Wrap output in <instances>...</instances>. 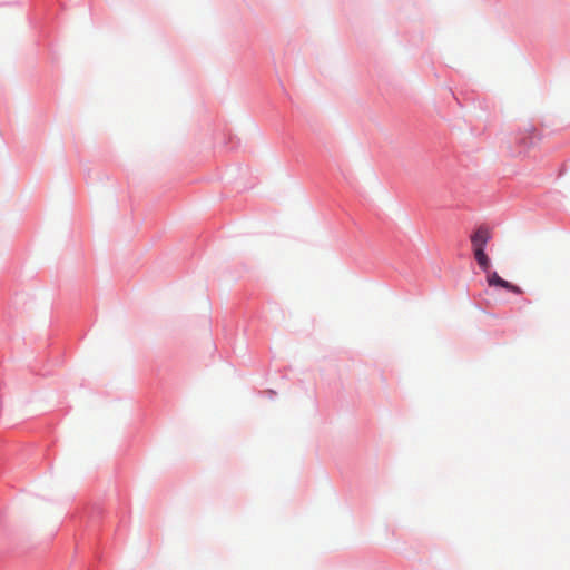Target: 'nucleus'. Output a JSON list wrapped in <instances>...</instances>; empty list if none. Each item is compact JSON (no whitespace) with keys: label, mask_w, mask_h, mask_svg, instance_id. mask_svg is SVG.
Wrapping results in <instances>:
<instances>
[{"label":"nucleus","mask_w":570,"mask_h":570,"mask_svg":"<svg viewBox=\"0 0 570 570\" xmlns=\"http://www.w3.org/2000/svg\"><path fill=\"white\" fill-rule=\"evenodd\" d=\"M473 254H474V258H475L478 265L480 266V268H482L485 273L489 272L490 271V258L485 254V250L476 252Z\"/></svg>","instance_id":"20e7f679"},{"label":"nucleus","mask_w":570,"mask_h":570,"mask_svg":"<svg viewBox=\"0 0 570 570\" xmlns=\"http://www.w3.org/2000/svg\"><path fill=\"white\" fill-rule=\"evenodd\" d=\"M539 135L533 127L519 131L515 136V147L518 153L520 155L528 153L539 142Z\"/></svg>","instance_id":"f257e3e1"},{"label":"nucleus","mask_w":570,"mask_h":570,"mask_svg":"<svg viewBox=\"0 0 570 570\" xmlns=\"http://www.w3.org/2000/svg\"><path fill=\"white\" fill-rule=\"evenodd\" d=\"M487 282L490 287H501L518 295L523 293L521 287L501 278L497 272H487Z\"/></svg>","instance_id":"f03ea898"},{"label":"nucleus","mask_w":570,"mask_h":570,"mask_svg":"<svg viewBox=\"0 0 570 570\" xmlns=\"http://www.w3.org/2000/svg\"><path fill=\"white\" fill-rule=\"evenodd\" d=\"M490 238L491 234L487 227L480 226L476 228L470 237L473 253L483 252Z\"/></svg>","instance_id":"7ed1b4c3"}]
</instances>
